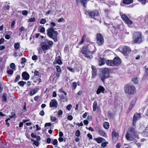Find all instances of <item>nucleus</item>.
<instances>
[{
    "mask_svg": "<svg viewBox=\"0 0 148 148\" xmlns=\"http://www.w3.org/2000/svg\"><path fill=\"white\" fill-rule=\"evenodd\" d=\"M53 44V42L51 40L47 39H45L44 42H42L41 43V48L38 49V52L40 53H42L43 51L47 50L50 49L52 47Z\"/></svg>",
    "mask_w": 148,
    "mask_h": 148,
    "instance_id": "obj_1",
    "label": "nucleus"
},
{
    "mask_svg": "<svg viewBox=\"0 0 148 148\" xmlns=\"http://www.w3.org/2000/svg\"><path fill=\"white\" fill-rule=\"evenodd\" d=\"M126 139L130 141H133L134 138H138V136L134 128H131L129 129V130L125 136Z\"/></svg>",
    "mask_w": 148,
    "mask_h": 148,
    "instance_id": "obj_2",
    "label": "nucleus"
},
{
    "mask_svg": "<svg viewBox=\"0 0 148 148\" xmlns=\"http://www.w3.org/2000/svg\"><path fill=\"white\" fill-rule=\"evenodd\" d=\"M92 47L95 49L94 51H90L87 47H83L81 50V52L84 55L85 57L88 59H90L92 58V56L90 54H92L96 51V49L93 45H92Z\"/></svg>",
    "mask_w": 148,
    "mask_h": 148,
    "instance_id": "obj_3",
    "label": "nucleus"
},
{
    "mask_svg": "<svg viewBox=\"0 0 148 148\" xmlns=\"http://www.w3.org/2000/svg\"><path fill=\"white\" fill-rule=\"evenodd\" d=\"M133 41L134 43H140L143 42L141 32H136L134 33Z\"/></svg>",
    "mask_w": 148,
    "mask_h": 148,
    "instance_id": "obj_4",
    "label": "nucleus"
},
{
    "mask_svg": "<svg viewBox=\"0 0 148 148\" xmlns=\"http://www.w3.org/2000/svg\"><path fill=\"white\" fill-rule=\"evenodd\" d=\"M125 92L127 94H133L135 92V88L132 85L127 84L124 87Z\"/></svg>",
    "mask_w": 148,
    "mask_h": 148,
    "instance_id": "obj_5",
    "label": "nucleus"
},
{
    "mask_svg": "<svg viewBox=\"0 0 148 148\" xmlns=\"http://www.w3.org/2000/svg\"><path fill=\"white\" fill-rule=\"evenodd\" d=\"M110 69L108 68H105L102 70V73L100 75L101 80L104 83L106 79L110 77Z\"/></svg>",
    "mask_w": 148,
    "mask_h": 148,
    "instance_id": "obj_6",
    "label": "nucleus"
},
{
    "mask_svg": "<svg viewBox=\"0 0 148 148\" xmlns=\"http://www.w3.org/2000/svg\"><path fill=\"white\" fill-rule=\"evenodd\" d=\"M119 50L125 56H127L131 51L130 48L127 46L120 47L119 48Z\"/></svg>",
    "mask_w": 148,
    "mask_h": 148,
    "instance_id": "obj_7",
    "label": "nucleus"
},
{
    "mask_svg": "<svg viewBox=\"0 0 148 148\" xmlns=\"http://www.w3.org/2000/svg\"><path fill=\"white\" fill-rule=\"evenodd\" d=\"M47 34L49 37H52L55 35L58 34L57 31H55L53 28H50L47 30Z\"/></svg>",
    "mask_w": 148,
    "mask_h": 148,
    "instance_id": "obj_8",
    "label": "nucleus"
},
{
    "mask_svg": "<svg viewBox=\"0 0 148 148\" xmlns=\"http://www.w3.org/2000/svg\"><path fill=\"white\" fill-rule=\"evenodd\" d=\"M121 16L123 20L127 25H131L132 23V22L130 21L125 14H122L121 15Z\"/></svg>",
    "mask_w": 148,
    "mask_h": 148,
    "instance_id": "obj_9",
    "label": "nucleus"
},
{
    "mask_svg": "<svg viewBox=\"0 0 148 148\" xmlns=\"http://www.w3.org/2000/svg\"><path fill=\"white\" fill-rule=\"evenodd\" d=\"M97 43L99 45H102L104 42V40L102 35L100 34L97 35Z\"/></svg>",
    "mask_w": 148,
    "mask_h": 148,
    "instance_id": "obj_10",
    "label": "nucleus"
},
{
    "mask_svg": "<svg viewBox=\"0 0 148 148\" xmlns=\"http://www.w3.org/2000/svg\"><path fill=\"white\" fill-rule=\"evenodd\" d=\"M89 14L90 16L92 18L96 19L95 17L98 16L99 15V13L98 11L95 10L93 11H88L87 12Z\"/></svg>",
    "mask_w": 148,
    "mask_h": 148,
    "instance_id": "obj_11",
    "label": "nucleus"
},
{
    "mask_svg": "<svg viewBox=\"0 0 148 148\" xmlns=\"http://www.w3.org/2000/svg\"><path fill=\"white\" fill-rule=\"evenodd\" d=\"M141 117V115L140 114L136 113L134 114V118L133 120V125L134 126L136 124V121L137 120Z\"/></svg>",
    "mask_w": 148,
    "mask_h": 148,
    "instance_id": "obj_12",
    "label": "nucleus"
},
{
    "mask_svg": "<svg viewBox=\"0 0 148 148\" xmlns=\"http://www.w3.org/2000/svg\"><path fill=\"white\" fill-rule=\"evenodd\" d=\"M114 66H118L121 63L120 59L118 57H115L113 60Z\"/></svg>",
    "mask_w": 148,
    "mask_h": 148,
    "instance_id": "obj_13",
    "label": "nucleus"
},
{
    "mask_svg": "<svg viewBox=\"0 0 148 148\" xmlns=\"http://www.w3.org/2000/svg\"><path fill=\"white\" fill-rule=\"evenodd\" d=\"M22 77L23 79L26 80H28L29 78V74L26 72H24L22 73Z\"/></svg>",
    "mask_w": 148,
    "mask_h": 148,
    "instance_id": "obj_14",
    "label": "nucleus"
},
{
    "mask_svg": "<svg viewBox=\"0 0 148 148\" xmlns=\"http://www.w3.org/2000/svg\"><path fill=\"white\" fill-rule=\"evenodd\" d=\"M58 103L56 100H53L50 103V107L51 108L57 107Z\"/></svg>",
    "mask_w": 148,
    "mask_h": 148,
    "instance_id": "obj_15",
    "label": "nucleus"
},
{
    "mask_svg": "<svg viewBox=\"0 0 148 148\" xmlns=\"http://www.w3.org/2000/svg\"><path fill=\"white\" fill-rule=\"evenodd\" d=\"M104 90L105 88L103 86H99V88L96 91V93L97 94H99L101 92L103 93Z\"/></svg>",
    "mask_w": 148,
    "mask_h": 148,
    "instance_id": "obj_16",
    "label": "nucleus"
},
{
    "mask_svg": "<svg viewBox=\"0 0 148 148\" xmlns=\"http://www.w3.org/2000/svg\"><path fill=\"white\" fill-rule=\"evenodd\" d=\"M112 135L113 139L115 138L116 139L117 138V137L119 136V134L117 132H115V130H114L112 133Z\"/></svg>",
    "mask_w": 148,
    "mask_h": 148,
    "instance_id": "obj_17",
    "label": "nucleus"
},
{
    "mask_svg": "<svg viewBox=\"0 0 148 148\" xmlns=\"http://www.w3.org/2000/svg\"><path fill=\"white\" fill-rule=\"evenodd\" d=\"M94 140H95L98 143H100L102 142L105 140L104 139L101 137L94 138Z\"/></svg>",
    "mask_w": 148,
    "mask_h": 148,
    "instance_id": "obj_18",
    "label": "nucleus"
},
{
    "mask_svg": "<svg viewBox=\"0 0 148 148\" xmlns=\"http://www.w3.org/2000/svg\"><path fill=\"white\" fill-rule=\"evenodd\" d=\"M39 90V89L38 88H34V89L32 90L30 92V96H32L37 92Z\"/></svg>",
    "mask_w": 148,
    "mask_h": 148,
    "instance_id": "obj_19",
    "label": "nucleus"
},
{
    "mask_svg": "<svg viewBox=\"0 0 148 148\" xmlns=\"http://www.w3.org/2000/svg\"><path fill=\"white\" fill-rule=\"evenodd\" d=\"M92 77L94 78L97 72V70L95 67L94 66H92Z\"/></svg>",
    "mask_w": 148,
    "mask_h": 148,
    "instance_id": "obj_20",
    "label": "nucleus"
},
{
    "mask_svg": "<svg viewBox=\"0 0 148 148\" xmlns=\"http://www.w3.org/2000/svg\"><path fill=\"white\" fill-rule=\"evenodd\" d=\"M97 132H98L100 135L102 136H105L106 135V133L100 129H98L97 130Z\"/></svg>",
    "mask_w": 148,
    "mask_h": 148,
    "instance_id": "obj_21",
    "label": "nucleus"
},
{
    "mask_svg": "<svg viewBox=\"0 0 148 148\" xmlns=\"http://www.w3.org/2000/svg\"><path fill=\"white\" fill-rule=\"evenodd\" d=\"M106 64L110 66H114L113 60H108L106 61Z\"/></svg>",
    "mask_w": 148,
    "mask_h": 148,
    "instance_id": "obj_22",
    "label": "nucleus"
},
{
    "mask_svg": "<svg viewBox=\"0 0 148 148\" xmlns=\"http://www.w3.org/2000/svg\"><path fill=\"white\" fill-rule=\"evenodd\" d=\"M123 3L129 4L133 3V0H123Z\"/></svg>",
    "mask_w": 148,
    "mask_h": 148,
    "instance_id": "obj_23",
    "label": "nucleus"
},
{
    "mask_svg": "<svg viewBox=\"0 0 148 148\" xmlns=\"http://www.w3.org/2000/svg\"><path fill=\"white\" fill-rule=\"evenodd\" d=\"M89 0H80V1L81 3L82 4V5L84 7H86V5L87 4V2Z\"/></svg>",
    "mask_w": 148,
    "mask_h": 148,
    "instance_id": "obj_24",
    "label": "nucleus"
},
{
    "mask_svg": "<svg viewBox=\"0 0 148 148\" xmlns=\"http://www.w3.org/2000/svg\"><path fill=\"white\" fill-rule=\"evenodd\" d=\"M97 106V102L96 101H95L93 104V110L94 111H95L98 107Z\"/></svg>",
    "mask_w": 148,
    "mask_h": 148,
    "instance_id": "obj_25",
    "label": "nucleus"
},
{
    "mask_svg": "<svg viewBox=\"0 0 148 148\" xmlns=\"http://www.w3.org/2000/svg\"><path fill=\"white\" fill-rule=\"evenodd\" d=\"M20 46V43L16 42L14 44V47L15 49H18L19 48Z\"/></svg>",
    "mask_w": 148,
    "mask_h": 148,
    "instance_id": "obj_26",
    "label": "nucleus"
},
{
    "mask_svg": "<svg viewBox=\"0 0 148 148\" xmlns=\"http://www.w3.org/2000/svg\"><path fill=\"white\" fill-rule=\"evenodd\" d=\"M103 126L104 128L106 129H108L109 128V123L107 122H105L104 123Z\"/></svg>",
    "mask_w": 148,
    "mask_h": 148,
    "instance_id": "obj_27",
    "label": "nucleus"
},
{
    "mask_svg": "<svg viewBox=\"0 0 148 148\" xmlns=\"http://www.w3.org/2000/svg\"><path fill=\"white\" fill-rule=\"evenodd\" d=\"M58 57L59 58L58 59H57L58 58L56 59V63L59 64H62V62L60 59V56H59Z\"/></svg>",
    "mask_w": 148,
    "mask_h": 148,
    "instance_id": "obj_28",
    "label": "nucleus"
},
{
    "mask_svg": "<svg viewBox=\"0 0 148 148\" xmlns=\"http://www.w3.org/2000/svg\"><path fill=\"white\" fill-rule=\"evenodd\" d=\"M86 37V36L84 34L83 35L81 41L79 43V45L82 44L84 43V41Z\"/></svg>",
    "mask_w": 148,
    "mask_h": 148,
    "instance_id": "obj_29",
    "label": "nucleus"
},
{
    "mask_svg": "<svg viewBox=\"0 0 148 148\" xmlns=\"http://www.w3.org/2000/svg\"><path fill=\"white\" fill-rule=\"evenodd\" d=\"M58 34H56L54 35L53 36H52V37H50L51 38H52L54 42H56L58 41V39H57V36H58Z\"/></svg>",
    "mask_w": 148,
    "mask_h": 148,
    "instance_id": "obj_30",
    "label": "nucleus"
},
{
    "mask_svg": "<svg viewBox=\"0 0 148 148\" xmlns=\"http://www.w3.org/2000/svg\"><path fill=\"white\" fill-rule=\"evenodd\" d=\"M3 100L5 102L7 101V95L5 93H4L2 96Z\"/></svg>",
    "mask_w": 148,
    "mask_h": 148,
    "instance_id": "obj_31",
    "label": "nucleus"
},
{
    "mask_svg": "<svg viewBox=\"0 0 148 148\" xmlns=\"http://www.w3.org/2000/svg\"><path fill=\"white\" fill-rule=\"evenodd\" d=\"M143 135L145 136H148V128H146L145 130L143 133Z\"/></svg>",
    "mask_w": 148,
    "mask_h": 148,
    "instance_id": "obj_32",
    "label": "nucleus"
},
{
    "mask_svg": "<svg viewBox=\"0 0 148 148\" xmlns=\"http://www.w3.org/2000/svg\"><path fill=\"white\" fill-rule=\"evenodd\" d=\"M26 82L23 81H20L18 82V84L21 86H23L25 84Z\"/></svg>",
    "mask_w": 148,
    "mask_h": 148,
    "instance_id": "obj_33",
    "label": "nucleus"
},
{
    "mask_svg": "<svg viewBox=\"0 0 148 148\" xmlns=\"http://www.w3.org/2000/svg\"><path fill=\"white\" fill-rule=\"evenodd\" d=\"M58 91L60 93H63L66 96L67 95V93L65 91H64L62 88H60L59 90Z\"/></svg>",
    "mask_w": 148,
    "mask_h": 148,
    "instance_id": "obj_34",
    "label": "nucleus"
},
{
    "mask_svg": "<svg viewBox=\"0 0 148 148\" xmlns=\"http://www.w3.org/2000/svg\"><path fill=\"white\" fill-rule=\"evenodd\" d=\"M77 86V83L76 82H74L72 84V87L74 89H76Z\"/></svg>",
    "mask_w": 148,
    "mask_h": 148,
    "instance_id": "obj_35",
    "label": "nucleus"
},
{
    "mask_svg": "<svg viewBox=\"0 0 148 148\" xmlns=\"http://www.w3.org/2000/svg\"><path fill=\"white\" fill-rule=\"evenodd\" d=\"M35 18L34 17L28 19V21L30 22H34L35 21Z\"/></svg>",
    "mask_w": 148,
    "mask_h": 148,
    "instance_id": "obj_36",
    "label": "nucleus"
},
{
    "mask_svg": "<svg viewBox=\"0 0 148 148\" xmlns=\"http://www.w3.org/2000/svg\"><path fill=\"white\" fill-rule=\"evenodd\" d=\"M46 22V20L44 18L42 19L40 21V23L41 24H44Z\"/></svg>",
    "mask_w": 148,
    "mask_h": 148,
    "instance_id": "obj_37",
    "label": "nucleus"
},
{
    "mask_svg": "<svg viewBox=\"0 0 148 148\" xmlns=\"http://www.w3.org/2000/svg\"><path fill=\"white\" fill-rule=\"evenodd\" d=\"M13 72V71L11 69H9L7 71V73L10 75H12Z\"/></svg>",
    "mask_w": 148,
    "mask_h": 148,
    "instance_id": "obj_38",
    "label": "nucleus"
},
{
    "mask_svg": "<svg viewBox=\"0 0 148 148\" xmlns=\"http://www.w3.org/2000/svg\"><path fill=\"white\" fill-rule=\"evenodd\" d=\"M56 69L57 71L58 72H60L61 69L60 66H57L56 67Z\"/></svg>",
    "mask_w": 148,
    "mask_h": 148,
    "instance_id": "obj_39",
    "label": "nucleus"
},
{
    "mask_svg": "<svg viewBox=\"0 0 148 148\" xmlns=\"http://www.w3.org/2000/svg\"><path fill=\"white\" fill-rule=\"evenodd\" d=\"M28 12L27 10H23L22 11V14L23 15L26 16L28 14Z\"/></svg>",
    "mask_w": 148,
    "mask_h": 148,
    "instance_id": "obj_40",
    "label": "nucleus"
},
{
    "mask_svg": "<svg viewBox=\"0 0 148 148\" xmlns=\"http://www.w3.org/2000/svg\"><path fill=\"white\" fill-rule=\"evenodd\" d=\"M10 67L13 70L15 69V65L14 63H11L10 64Z\"/></svg>",
    "mask_w": 148,
    "mask_h": 148,
    "instance_id": "obj_41",
    "label": "nucleus"
},
{
    "mask_svg": "<svg viewBox=\"0 0 148 148\" xmlns=\"http://www.w3.org/2000/svg\"><path fill=\"white\" fill-rule=\"evenodd\" d=\"M80 134V131L79 130H77L75 133V135L77 136H79Z\"/></svg>",
    "mask_w": 148,
    "mask_h": 148,
    "instance_id": "obj_42",
    "label": "nucleus"
},
{
    "mask_svg": "<svg viewBox=\"0 0 148 148\" xmlns=\"http://www.w3.org/2000/svg\"><path fill=\"white\" fill-rule=\"evenodd\" d=\"M20 78V75H18L16 76V77L15 79L14 82H17L19 80Z\"/></svg>",
    "mask_w": 148,
    "mask_h": 148,
    "instance_id": "obj_43",
    "label": "nucleus"
},
{
    "mask_svg": "<svg viewBox=\"0 0 148 148\" xmlns=\"http://www.w3.org/2000/svg\"><path fill=\"white\" fill-rule=\"evenodd\" d=\"M10 8V6L9 5H5L4 7V9L6 10H9Z\"/></svg>",
    "mask_w": 148,
    "mask_h": 148,
    "instance_id": "obj_44",
    "label": "nucleus"
},
{
    "mask_svg": "<svg viewBox=\"0 0 148 148\" xmlns=\"http://www.w3.org/2000/svg\"><path fill=\"white\" fill-rule=\"evenodd\" d=\"M108 144V143L107 142H104L102 143L101 144V146L103 147H105L106 146L107 144Z\"/></svg>",
    "mask_w": 148,
    "mask_h": 148,
    "instance_id": "obj_45",
    "label": "nucleus"
},
{
    "mask_svg": "<svg viewBox=\"0 0 148 148\" xmlns=\"http://www.w3.org/2000/svg\"><path fill=\"white\" fill-rule=\"evenodd\" d=\"M72 107V106L71 105V104H69L67 106L66 108L67 110H71V109Z\"/></svg>",
    "mask_w": 148,
    "mask_h": 148,
    "instance_id": "obj_46",
    "label": "nucleus"
},
{
    "mask_svg": "<svg viewBox=\"0 0 148 148\" xmlns=\"http://www.w3.org/2000/svg\"><path fill=\"white\" fill-rule=\"evenodd\" d=\"M32 141H34V144L36 146H38L39 145V143L36 140L34 141L33 140H32Z\"/></svg>",
    "mask_w": 148,
    "mask_h": 148,
    "instance_id": "obj_47",
    "label": "nucleus"
},
{
    "mask_svg": "<svg viewBox=\"0 0 148 148\" xmlns=\"http://www.w3.org/2000/svg\"><path fill=\"white\" fill-rule=\"evenodd\" d=\"M58 144V141L57 139H55L53 142L52 144L53 145H57Z\"/></svg>",
    "mask_w": 148,
    "mask_h": 148,
    "instance_id": "obj_48",
    "label": "nucleus"
},
{
    "mask_svg": "<svg viewBox=\"0 0 148 148\" xmlns=\"http://www.w3.org/2000/svg\"><path fill=\"white\" fill-rule=\"evenodd\" d=\"M57 113L58 115L59 116L61 115L62 114L63 112L61 110H59L58 111Z\"/></svg>",
    "mask_w": 148,
    "mask_h": 148,
    "instance_id": "obj_49",
    "label": "nucleus"
},
{
    "mask_svg": "<svg viewBox=\"0 0 148 148\" xmlns=\"http://www.w3.org/2000/svg\"><path fill=\"white\" fill-rule=\"evenodd\" d=\"M56 24L55 23L51 22L50 24V28H53V27L56 26Z\"/></svg>",
    "mask_w": 148,
    "mask_h": 148,
    "instance_id": "obj_50",
    "label": "nucleus"
},
{
    "mask_svg": "<svg viewBox=\"0 0 148 148\" xmlns=\"http://www.w3.org/2000/svg\"><path fill=\"white\" fill-rule=\"evenodd\" d=\"M142 4L145 5L146 3V0H138Z\"/></svg>",
    "mask_w": 148,
    "mask_h": 148,
    "instance_id": "obj_51",
    "label": "nucleus"
},
{
    "mask_svg": "<svg viewBox=\"0 0 148 148\" xmlns=\"http://www.w3.org/2000/svg\"><path fill=\"white\" fill-rule=\"evenodd\" d=\"M67 69L72 72H74L75 71V70L73 68H71L69 67H67Z\"/></svg>",
    "mask_w": 148,
    "mask_h": 148,
    "instance_id": "obj_52",
    "label": "nucleus"
},
{
    "mask_svg": "<svg viewBox=\"0 0 148 148\" xmlns=\"http://www.w3.org/2000/svg\"><path fill=\"white\" fill-rule=\"evenodd\" d=\"M132 80L134 83L135 84L138 83V81L136 78H134Z\"/></svg>",
    "mask_w": 148,
    "mask_h": 148,
    "instance_id": "obj_53",
    "label": "nucleus"
},
{
    "mask_svg": "<svg viewBox=\"0 0 148 148\" xmlns=\"http://www.w3.org/2000/svg\"><path fill=\"white\" fill-rule=\"evenodd\" d=\"M51 120L52 121H54L56 120V117L51 116Z\"/></svg>",
    "mask_w": 148,
    "mask_h": 148,
    "instance_id": "obj_54",
    "label": "nucleus"
},
{
    "mask_svg": "<svg viewBox=\"0 0 148 148\" xmlns=\"http://www.w3.org/2000/svg\"><path fill=\"white\" fill-rule=\"evenodd\" d=\"M3 86L2 84L0 83V93H1L3 91Z\"/></svg>",
    "mask_w": 148,
    "mask_h": 148,
    "instance_id": "obj_55",
    "label": "nucleus"
},
{
    "mask_svg": "<svg viewBox=\"0 0 148 148\" xmlns=\"http://www.w3.org/2000/svg\"><path fill=\"white\" fill-rule=\"evenodd\" d=\"M51 124L50 123H46L45 125V127H46L47 126H50L51 125Z\"/></svg>",
    "mask_w": 148,
    "mask_h": 148,
    "instance_id": "obj_56",
    "label": "nucleus"
},
{
    "mask_svg": "<svg viewBox=\"0 0 148 148\" xmlns=\"http://www.w3.org/2000/svg\"><path fill=\"white\" fill-rule=\"evenodd\" d=\"M87 136L90 139H92V135L90 134H88Z\"/></svg>",
    "mask_w": 148,
    "mask_h": 148,
    "instance_id": "obj_57",
    "label": "nucleus"
},
{
    "mask_svg": "<svg viewBox=\"0 0 148 148\" xmlns=\"http://www.w3.org/2000/svg\"><path fill=\"white\" fill-rule=\"evenodd\" d=\"M32 59L33 60H36L37 59V57L36 55H34L32 56Z\"/></svg>",
    "mask_w": 148,
    "mask_h": 148,
    "instance_id": "obj_58",
    "label": "nucleus"
},
{
    "mask_svg": "<svg viewBox=\"0 0 148 148\" xmlns=\"http://www.w3.org/2000/svg\"><path fill=\"white\" fill-rule=\"evenodd\" d=\"M73 117L71 115H69L68 116V119L69 120H71L73 119Z\"/></svg>",
    "mask_w": 148,
    "mask_h": 148,
    "instance_id": "obj_59",
    "label": "nucleus"
},
{
    "mask_svg": "<svg viewBox=\"0 0 148 148\" xmlns=\"http://www.w3.org/2000/svg\"><path fill=\"white\" fill-rule=\"evenodd\" d=\"M39 114L41 116H43L45 114V112L43 111L42 110L40 112Z\"/></svg>",
    "mask_w": 148,
    "mask_h": 148,
    "instance_id": "obj_60",
    "label": "nucleus"
},
{
    "mask_svg": "<svg viewBox=\"0 0 148 148\" xmlns=\"http://www.w3.org/2000/svg\"><path fill=\"white\" fill-rule=\"evenodd\" d=\"M4 41V39L3 38H1L0 39V44H2L3 43Z\"/></svg>",
    "mask_w": 148,
    "mask_h": 148,
    "instance_id": "obj_61",
    "label": "nucleus"
},
{
    "mask_svg": "<svg viewBox=\"0 0 148 148\" xmlns=\"http://www.w3.org/2000/svg\"><path fill=\"white\" fill-rule=\"evenodd\" d=\"M5 38L6 39L8 40L10 38V35H8V34H6V35H5Z\"/></svg>",
    "mask_w": 148,
    "mask_h": 148,
    "instance_id": "obj_62",
    "label": "nucleus"
},
{
    "mask_svg": "<svg viewBox=\"0 0 148 148\" xmlns=\"http://www.w3.org/2000/svg\"><path fill=\"white\" fill-rule=\"evenodd\" d=\"M51 139L50 138H48L47 139V142L48 143H50L51 142Z\"/></svg>",
    "mask_w": 148,
    "mask_h": 148,
    "instance_id": "obj_63",
    "label": "nucleus"
},
{
    "mask_svg": "<svg viewBox=\"0 0 148 148\" xmlns=\"http://www.w3.org/2000/svg\"><path fill=\"white\" fill-rule=\"evenodd\" d=\"M121 146V144L120 143H118L116 147L117 148H119Z\"/></svg>",
    "mask_w": 148,
    "mask_h": 148,
    "instance_id": "obj_64",
    "label": "nucleus"
}]
</instances>
